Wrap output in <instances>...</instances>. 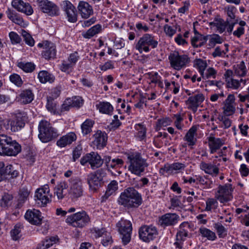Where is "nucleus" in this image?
<instances>
[{
	"mask_svg": "<svg viewBox=\"0 0 249 249\" xmlns=\"http://www.w3.org/2000/svg\"><path fill=\"white\" fill-rule=\"evenodd\" d=\"M0 169L2 173V180L6 178L7 175L11 176V178H15L18 176V172L14 170V167L11 165H7L4 169L3 168H0Z\"/></svg>",
	"mask_w": 249,
	"mask_h": 249,
	"instance_id": "e433bc0d",
	"label": "nucleus"
},
{
	"mask_svg": "<svg viewBox=\"0 0 249 249\" xmlns=\"http://www.w3.org/2000/svg\"><path fill=\"white\" fill-rule=\"evenodd\" d=\"M22 36L26 43L30 46L34 45L35 41L31 36L25 31L22 32Z\"/></svg>",
	"mask_w": 249,
	"mask_h": 249,
	"instance_id": "e2e57ef3",
	"label": "nucleus"
},
{
	"mask_svg": "<svg viewBox=\"0 0 249 249\" xmlns=\"http://www.w3.org/2000/svg\"><path fill=\"white\" fill-rule=\"evenodd\" d=\"M94 124V122L89 119L86 120L81 124L82 132L83 135H86L91 131V128Z\"/></svg>",
	"mask_w": 249,
	"mask_h": 249,
	"instance_id": "c03bdc74",
	"label": "nucleus"
},
{
	"mask_svg": "<svg viewBox=\"0 0 249 249\" xmlns=\"http://www.w3.org/2000/svg\"><path fill=\"white\" fill-rule=\"evenodd\" d=\"M235 25H238V26L236 27V30L234 31V36L240 37L244 34L245 29L244 27L246 25V23L245 21L234 18V26Z\"/></svg>",
	"mask_w": 249,
	"mask_h": 249,
	"instance_id": "a19ab883",
	"label": "nucleus"
},
{
	"mask_svg": "<svg viewBox=\"0 0 249 249\" xmlns=\"http://www.w3.org/2000/svg\"><path fill=\"white\" fill-rule=\"evenodd\" d=\"M94 140L92 141L93 147L97 149H101L104 148L107 144V136L106 132L101 130H98L93 135Z\"/></svg>",
	"mask_w": 249,
	"mask_h": 249,
	"instance_id": "4be33fe9",
	"label": "nucleus"
},
{
	"mask_svg": "<svg viewBox=\"0 0 249 249\" xmlns=\"http://www.w3.org/2000/svg\"><path fill=\"white\" fill-rule=\"evenodd\" d=\"M21 228V225L20 224H17L11 231V235L13 240H17L20 237L21 235L20 233Z\"/></svg>",
	"mask_w": 249,
	"mask_h": 249,
	"instance_id": "3c124183",
	"label": "nucleus"
},
{
	"mask_svg": "<svg viewBox=\"0 0 249 249\" xmlns=\"http://www.w3.org/2000/svg\"><path fill=\"white\" fill-rule=\"evenodd\" d=\"M13 196L8 194H5L0 202V206L2 207H5L9 205L10 202L12 200Z\"/></svg>",
	"mask_w": 249,
	"mask_h": 249,
	"instance_id": "bf43d9fd",
	"label": "nucleus"
},
{
	"mask_svg": "<svg viewBox=\"0 0 249 249\" xmlns=\"http://www.w3.org/2000/svg\"><path fill=\"white\" fill-rule=\"evenodd\" d=\"M208 39V36L198 35L191 39V44L194 47L198 48L204 45Z\"/></svg>",
	"mask_w": 249,
	"mask_h": 249,
	"instance_id": "f704fd0d",
	"label": "nucleus"
},
{
	"mask_svg": "<svg viewBox=\"0 0 249 249\" xmlns=\"http://www.w3.org/2000/svg\"><path fill=\"white\" fill-rule=\"evenodd\" d=\"M200 169L206 174L216 176L219 173V168L214 164L202 161L199 164Z\"/></svg>",
	"mask_w": 249,
	"mask_h": 249,
	"instance_id": "c85d7f7f",
	"label": "nucleus"
},
{
	"mask_svg": "<svg viewBox=\"0 0 249 249\" xmlns=\"http://www.w3.org/2000/svg\"><path fill=\"white\" fill-rule=\"evenodd\" d=\"M38 130V138L42 142H49L58 136L56 130L47 121L42 120L39 123Z\"/></svg>",
	"mask_w": 249,
	"mask_h": 249,
	"instance_id": "20e7f679",
	"label": "nucleus"
},
{
	"mask_svg": "<svg viewBox=\"0 0 249 249\" xmlns=\"http://www.w3.org/2000/svg\"><path fill=\"white\" fill-rule=\"evenodd\" d=\"M61 5L67 15L68 21L75 22L77 21V14L75 7L68 0L63 1Z\"/></svg>",
	"mask_w": 249,
	"mask_h": 249,
	"instance_id": "412c9836",
	"label": "nucleus"
},
{
	"mask_svg": "<svg viewBox=\"0 0 249 249\" xmlns=\"http://www.w3.org/2000/svg\"><path fill=\"white\" fill-rule=\"evenodd\" d=\"M188 231L178 229L176 234V242L174 243L176 248L181 249L182 248V242L186 237L188 236Z\"/></svg>",
	"mask_w": 249,
	"mask_h": 249,
	"instance_id": "72a5a7b5",
	"label": "nucleus"
},
{
	"mask_svg": "<svg viewBox=\"0 0 249 249\" xmlns=\"http://www.w3.org/2000/svg\"><path fill=\"white\" fill-rule=\"evenodd\" d=\"M71 185L69 191V195L72 199H77L82 196L83 187L82 180L78 178L71 179Z\"/></svg>",
	"mask_w": 249,
	"mask_h": 249,
	"instance_id": "4468645a",
	"label": "nucleus"
},
{
	"mask_svg": "<svg viewBox=\"0 0 249 249\" xmlns=\"http://www.w3.org/2000/svg\"><path fill=\"white\" fill-rule=\"evenodd\" d=\"M56 48L54 44L48 41H45L44 50L42 52V55L46 59L54 58L56 56Z\"/></svg>",
	"mask_w": 249,
	"mask_h": 249,
	"instance_id": "cd10ccee",
	"label": "nucleus"
},
{
	"mask_svg": "<svg viewBox=\"0 0 249 249\" xmlns=\"http://www.w3.org/2000/svg\"><path fill=\"white\" fill-rule=\"evenodd\" d=\"M21 145L6 135H0V155L16 156L21 152Z\"/></svg>",
	"mask_w": 249,
	"mask_h": 249,
	"instance_id": "7ed1b4c3",
	"label": "nucleus"
},
{
	"mask_svg": "<svg viewBox=\"0 0 249 249\" xmlns=\"http://www.w3.org/2000/svg\"><path fill=\"white\" fill-rule=\"evenodd\" d=\"M118 202L128 209L138 208L142 202V195L133 187H128L121 194Z\"/></svg>",
	"mask_w": 249,
	"mask_h": 249,
	"instance_id": "f257e3e1",
	"label": "nucleus"
},
{
	"mask_svg": "<svg viewBox=\"0 0 249 249\" xmlns=\"http://www.w3.org/2000/svg\"><path fill=\"white\" fill-rule=\"evenodd\" d=\"M38 78L39 81L42 83H46L47 82L53 83L54 80L53 75L46 71H40L38 73Z\"/></svg>",
	"mask_w": 249,
	"mask_h": 249,
	"instance_id": "c9c22d12",
	"label": "nucleus"
},
{
	"mask_svg": "<svg viewBox=\"0 0 249 249\" xmlns=\"http://www.w3.org/2000/svg\"><path fill=\"white\" fill-rule=\"evenodd\" d=\"M73 66L70 62L64 60L60 66V69L63 72L70 73L72 71Z\"/></svg>",
	"mask_w": 249,
	"mask_h": 249,
	"instance_id": "4d7b16f0",
	"label": "nucleus"
},
{
	"mask_svg": "<svg viewBox=\"0 0 249 249\" xmlns=\"http://www.w3.org/2000/svg\"><path fill=\"white\" fill-rule=\"evenodd\" d=\"M158 44V42L155 39L153 36L146 34L139 39L136 44L135 48L142 53L143 52H148L150 51V47L153 49L156 48Z\"/></svg>",
	"mask_w": 249,
	"mask_h": 249,
	"instance_id": "423d86ee",
	"label": "nucleus"
},
{
	"mask_svg": "<svg viewBox=\"0 0 249 249\" xmlns=\"http://www.w3.org/2000/svg\"><path fill=\"white\" fill-rule=\"evenodd\" d=\"M104 163L107 169L109 170L110 168L114 169L122 167L124 163V160L119 158H112L109 156H105L104 157Z\"/></svg>",
	"mask_w": 249,
	"mask_h": 249,
	"instance_id": "a878e982",
	"label": "nucleus"
},
{
	"mask_svg": "<svg viewBox=\"0 0 249 249\" xmlns=\"http://www.w3.org/2000/svg\"><path fill=\"white\" fill-rule=\"evenodd\" d=\"M179 216L175 213H167L159 217V225L165 228L168 226H173L178 223Z\"/></svg>",
	"mask_w": 249,
	"mask_h": 249,
	"instance_id": "f3484780",
	"label": "nucleus"
},
{
	"mask_svg": "<svg viewBox=\"0 0 249 249\" xmlns=\"http://www.w3.org/2000/svg\"><path fill=\"white\" fill-rule=\"evenodd\" d=\"M12 5L18 11L25 13L27 15H31L33 13L32 6L28 3H24L21 0H13Z\"/></svg>",
	"mask_w": 249,
	"mask_h": 249,
	"instance_id": "b1692460",
	"label": "nucleus"
},
{
	"mask_svg": "<svg viewBox=\"0 0 249 249\" xmlns=\"http://www.w3.org/2000/svg\"><path fill=\"white\" fill-rule=\"evenodd\" d=\"M66 222L73 227L82 228L90 223V219L87 213L82 211L68 216Z\"/></svg>",
	"mask_w": 249,
	"mask_h": 249,
	"instance_id": "39448f33",
	"label": "nucleus"
},
{
	"mask_svg": "<svg viewBox=\"0 0 249 249\" xmlns=\"http://www.w3.org/2000/svg\"><path fill=\"white\" fill-rule=\"evenodd\" d=\"M79 58L80 56L78 55V53L77 52H74L73 53L70 54L68 61L74 66Z\"/></svg>",
	"mask_w": 249,
	"mask_h": 249,
	"instance_id": "774afa93",
	"label": "nucleus"
},
{
	"mask_svg": "<svg viewBox=\"0 0 249 249\" xmlns=\"http://www.w3.org/2000/svg\"><path fill=\"white\" fill-rule=\"evenodd\" d=\"M106 176V171L103 168L90 173L87 177V181L90 189L93 191L97 190L103 183V178Z\"/></svg>",
	"mask_w": 249,
	"mask_h": 249,
	"instance_id": "0eeeda50",
	"label": "nucleus"
},
{
	"mask_svg": "<svg viewBox=\"0 0 249 249\" xmlns=\"http://www.w3.org/2000/svg\"><path fill=\"white\" fill-rule=\"evenodd\" d=\"M76 138V135L74 133H68L66 135L60 138L56 142V145L61 148L65 147L66 146L71 144L72 142L75 141Z\"/></svg>",
	"mask_w": 249,
	"mask_h": 249,
	"instance_id": "bb28decb",
	"label": "nucleus"
},
{
	"mask_svg": "<svg viewBox=\"0 0 249 249\" xmlns=\"http://www.w3.org/2000/svg\"><path fill=\"white\" fill-rule=\"evenodd\" d=\"M80 163L82 165H85L89 163L91 169H94L101 167L104 163V158L102 159L97 153L92 152L83 156L80 160Z\"/></svg>",
	"mask_w": 249,
	"mask_h": 249,
	"instance_id": "f8f14e48",
	"label": "nucleus"
},
{
	"mask_svg": "<svg viewBox=\"0 0 249 249\" xmlns=\"http://www.w3.org/2000/svg\"><path fill=\"white\" fill-rule=\"evenodd\" d=\"M118 231L122 235V242L125 245L130 241L132 224L130 221L122 219L116 224Z\"/></svg>",
	"mask_w": 249,
	"mask_h": 249,
	"instance_id": "1a4fd4ad",
	"label": "nucleus"
},
{
	"mask_svg": "<svg viewBox=\"0 0 249 249\" xmlns=\"http://www.w3.org/2000/svg\"><path fill=\"white\" fill-rule=\"evenodd\" d=\"M204 95L201 93H199L189 97L186 101V104L188 105V108L195 113L197 111L199 106L204 100Z\"/></svg>",
	"mask_w": 249,
	"mask_h": 249,
	"instance_id": "aec40b11",
	"label": "nucleus"
},
{
	"mask_svg": "<svg viewBox=\"0 0 249 249\" xmlns=\"http://www.w3.org/2000/svg\"><path fill=\"white\" fill-rule=\"evenodd\" d=\"M225 81L228 88H233V75L231 70H228L224 74Z\"/></svg>",
	"mask_w": 249,
	"mask_h": 249,
	"instance_id": "09e8293b",
	"label": "nucleus"
},
{
	"mask_svg": "<svg viewBox=\"0 0 249 249\" xmlns=\"http://www.w3.org/2000/svg\"><path fill=\"white\" fill-rule=\"evenodd\" d=\"M18 67L26 72H31L35 69L36 66L32 62L24 63L20 62L18 63Z\"/></svg>",
	"mask_w": 249,
	"mask_h": 249,
	"instance_id": "a18cd8bd",
	"label": "nucleus"
},
{
	"mask_svg": "<svg viewBox=\"0 0 249 249\" xmlns=\"http://www.w3.org/2000/svg\"><path fill=\"white\" fill-rule=\"evenodd\" d=\"M35 197L40 201L43 206L49 203L51 197L49 185H45L42 188L38 189L36 192Z\"/></svg>",
	"mask_w": 249,
	"mask_h": 249,
	"instance_id": "6ab92c4d",
	"label": "nucleus"
},
{
	"mask_svg": "<svg viewBox=\"0 0 249 249\" xmlns=\"http://www.w3.org/2000/svg\"><path fill=\"white\" fill-rule=\"evenodd\" d=\"M210 25L212 27H215L216 30L220 33H223L227 28L228 32L231 33L233 27V23L230 22L229 18L225 21L220 18H215L213 22L210 23Z\"/></svg>",
	"mask_w": 249,
	"mask_h": 249,
	"instance_id": "a211bd4d",
	"label": "nucleus"
},
{
	"mask_svg": "<svg viewBox=\"0 0 249 249\" xmlns=\"http://www.w3.org/2000/svg\"><path fill=\"white\" fill-rule=\"evenodd\" d=\"M178 28L179 31H180L181 29L179 25H176V29H173L171 26L168 25V24H165L164 26V31L167 36L171 37L176 34V30Z\"/></svg>",
	"mask_w": 249,
	"mask_h": 249,
	"instance_id": "864d4df0",
	"label": "nucleus"
},
{
	"mask_svg": "<svg viewBox=\"0 0 249 249\" xmlns=\"http://www.w3.org/2000/svg\"><path fill=\"white\" fill-rule=\"evenodd\" d=\"M24 217L32 224L39 225L41 223L42 217L41 213L37 210H28Z\"/></svg>",
	"mask_w": 249,
	"mask_h": 249,
	"instance_id": "5701e85b",
	"label": "nucleus"
},
{
	"mask_svg": "<svg viewBox=\"0 0 249 249\" xmlns=\"http://www.w3.org/2000/svg\"><path fill=\"white\" fill-rule=\"evenodd\" d=\"M158 232L157 228L152 225H144L139 231L140 238L145 242H149L157 237Z\"/></svg>",
	"mask_w": 249,
	"mask_h": 249,
	"instance_id": "ddd939ff",
	"label": "nucleus"
},
{
	"mask_svg": "<svg viewBox=\"0 0 249 249\" xmlns=\"http://www.w3.org/2000/svg\"><path fill=\"white\" fill-rule=\"evenodd\" d=\"M46 107L49 111L53 112V113H55L56 111V104L54 102L53 99L52 97H49L47 98Z\"/></svg>",
	"mask_w": 249,
	"mask_h": 249,
	"instance_id": "13d9d810",
	"label": "nucleus"
},
{
	"mask_svg": "<svg viewBox=\"0 0 249 249\" xmlns=\"http://www.w3.org/2000/svg\"><path fill=\"white\" fill-rule=\"evenodd\" d=\"M96 107L100 113L108 115H112L114 109L112 106L108 102H100L96 105Z\"/></svg>",
	"mask_w": 249,
	"mask_h": 249,
	"instance_id": "2f4dec72",
	"label": "nucleus"
},
{
	"mask_svg": "<svg viewBox=\"0 0 249 249\" xmlns=\"http://www.w3.org/2000/svg\"><path fill=\"white\" fill-rule=\"evenodd\" d=\"M224 104L223 109L224 115H231L233 113V95H229Z\"/></svg>",
	"mask_w": 249,
	"mask_h": 249,
	"instance_id": "7c9ffc66",
	"label": "nucleus"
},
{
	"mask_svg": "<svg viewBox=\"0 0 249 249\" xmlns=\"http://www.w3.org/2000/svg\"><path fill=\"white\" fill-rule=\"evenodd\" d=\"M168 59L171 67L177 71H179L185 67L190 61L187 55H179L178 52L170 53Z\"/></svg>",
	"mask_w": 249,
	"mask_h": 249,
	"instance_id": "6e6552de",
	"label": "nucleus"
},
{
	"mask_svg": "<svg viewBox=\"0 0 249 249\" xmlns=\"http://www.w3.org/2000/svg\"><path fill=\"white\" fill-rule=\"evenodd\" d=\"M78 9L80 14L84 18H89L93 13L92 6L87 2L80 1Z\"/></svg>",
	"mask_w": 249,
	"mask_h": 249,
	"instance_id": "c756f323",
	"label": "nucleus"
},
{
	"mask_svg": "<svg viewBox=\"0 0 249 249\" xmlns=\"http://www.w3.org/2000/svg\"><path fill=\"white\" fill-rule=\"evenodd\" d=\"M208 37H209V45L211 47H213L216 44L222 43V39L218 35L213 34L212 36H208Z\"/></svg>",
	"mask_w": 249,
	"mask_h": 249,
	"instance_id": "5fc2aeb1",
	"label": "nucleus"
},
{
	"mask_svg": "<svg viewBox=\"0 0 249 249\" xmlns=\"http://www.w3.org/2000/svg\"><path fill=\"white\" fill-rule=\"evenodd\" d=\"M197 127L195 125L191 127L186 134L184 140L188 142L189 146H193L196 144V140L195 138L196 134Z\"/></svg>",
	"mask_w": 249,
	"mask_h": 249,
	"instance_id": "473e14b6",
	"label": "nucleus"
},
{
	"mask_svg": "<svg viewBox=\"0 0 249 249\" xmlns=\"http://www.w3.org/2000/svg\"><path fill=\"white\" fill-rule=\"evenodd\" d=\"M214 228L215 229L219 238H224L227 235V230L221 223H215L214 225Z\"/></svg>",
	"mask_w": 249,
	"mask_h": 249,
	"instance_id": "8fccbe9b",
	"label": "nucleus"
},
{
	"mask_svg": "<svg viewBox=\"0 0 249 249\" xmlns=\"http://www.w3.org/2000/svg\"><path fill=\"white\" fill-rule=\"evenodd\" d=\"M37 4L40 10L51 17L59 15L58 6L49 0H37Z\"/></svg>",
	"mask_w": 249,
	"mask_h": 249,
	"instance_id": "9b49d317",
	"label": "nucleus"
},
{
	"mask_svg": "<svg viewBox=\"0 0 249 249\" xmlns=\"http://www.w3.org/2000/svg\"><path fill=\"white\" fill-rule=\"evenodd\" d=\"M218 200L215 198H208L206 201V211H211L215 210L218 207Z\"/></svg>",
	"mask_w": 249,
	"mask_h": 249,
	"instance_id": "de8ad7c7",
	"label": "nucleus"
},
{
	"mask_svg": "<svg viewBox=\"0 0 249 249\" xmlns=\"http://www.w3.org/2000/svg\"><path fill=\"white\" fill-rule=\"evenodd\" d=\"M68 185L65 182H61L58 184L54 189V194L56 195L57 198L62 199L65 194H64V190L67 189Z\"/></svg>",
	"mask_w": 249,
	"mask_h": 249,
	"instance_id": "79ce46f5",
	"label": "nucleus"
},
{
	"mask_svg": "<svg viewBox=\"0 0 249 249\" xmlns=\"http://www.w3.org/2000/svg\"><path fill=\"white\" fill-rule=\"evenodd\" d=\"M102 31V26L97 24L90 28L86 32L83 34V36L85 38H90L95 35L99 33Z\"/></svg>",
	"mask_w": 249,
	"mask_h": 249,
	"instance_id": "58836bf2",
	"label": "nucleus"
},
{
	"mask_svg": "<svg viewBox=\"0 0 249 249\" xmlns=\"http://www.w3.org/2000/svg\"><path fill=\"white\" fill-rule=\"evenodd\" d=\"M25 115L24 113H17L15 117L11 120H7L8 124V130L12 132H17L20 130L25 125Z\"/></svg>",
	"mask_w": 249,
	"mask_h": 249,
	"instance_id": "2eb2a0df",
	"label": "nucleus"
},
{
	"mask_svg": "<svg viewBox=\"0 0 249 249\" xmlns=\"http://www.w3.org/2000/svg\"><path fill=\"white\" fill-rule=\"evenodd\" d=\"M209 146L211 153L213 154L224 144L225 141L221 138H215L213 135H211L208 138Z\"/></svg>",
	"mask_w": 249,
	"mask_h": 249,
	"instance_id": "393cba45",
	"label": "nucleus"
},
{
	"mask_svg": "<svg viewBox=\"0 0 249 249\" xmlns=\"http://www.w3.org/2000/svg\"><path fill=\"white\" fill-rule=\"evenodd\" d=\"M199 232L202 237L206 238L208 240L213 241L216 238L215 233L210 230L201 227L199 229Z\"/></svg>",
	"mask_w": 249,
	"mask_h": 249,
	"instance_id": "ea45409f",
	"label": "nucleus"
},
{
	"mask_svg": "<svg viewBox=\"0 0 249 249\" xmlns=\"http://www.w3.org/2000/svg\"><path fill=\"white\" fill-rule=\"evenodd\" d=\"M91 232L92 235L96 238L101 237H104L107 233V231L105 228L98 229L97 228H94L91 230Z\"/></svg>",
	"mask_w": 249,
	"mask_h": 249,
	"instance_id": "6e6d98bb",
	"label": "nucleus"
},
{
	"mask_svg": "<svg viewBox=\"0 0 249 249\" xmlns=\"http://www.w3.org/2000/svg\"><path fill=\"white\" fill-rule=\"evenodd\" d=\"M207 65L206 61L201 59H196L194 61V67L197 68L202 77H204V71L207 67Z\"/></svg>",
	"mask_w": 249,
	"mask_h": 249,
	"instance_id": "37998d69",
	"label": "nucleus"
},
{
	"mask_svg": "<svg viewBox=\"0 0 249 249\" xmlns=\"http://www.w3.org/2000/svg\"><path fill=\"white\" fill-rule=\"evenodd\" d=\"M10 81L17 85L18 87H20L23 84V82L21 80L20 76L17 74L14 73L10 76Z\"/></svg>",
	"mask_w": 249,
	"mask_h": 249,
	"instance_id": "052dcab7",
	"label": "nucleus"
},
{
	"mask_svg": "<svg viewBox=\"0 0 249 249\" xmlns=\"http://www.w3.org/2000/svg\"><path fill=\"white\" fill-rule=\"evenodd\" d=\"M29 195V192L27 189L23 188L20 191L19 197L18 201L20 203L24 202L25 200L27 199Z\"/></svg>",
	"mask_w": 249,
	"mask_h": 249,
	"instance_id": "69168bd1",
	"label": "nucleus"
},
{
	"mask_svg": "<svg viewBox=\"0 0 249 249\" xmlns=\"http://www.w3.org/2000/svg\"><path fill=\"white\" fill-rule=\"evenodd\" d=\"M118 189V183L115 180H113L108 185L106 194L110 195Z\"/></svg>",
	"mask_w": 249,
	"mask_h": 249,
	"instance_id": "680f3d73",
	"label": "nucleus"
},
{
	"mask_svg": "<svg viewBox=\"0 0 249 249\" xmlns=\"http://www.w3.org/2000/svg\"><path fill=\"white\" fill-rule=\"evenodd\" d=\"M126 156L129 163L128 170L133 174L141 176L148 166L146 160L143 158L141 153L138 152H130Z\"/></svg>",
	"mask_w": 249,
	"mask_h": 249,
	"instance_id": "f03ea898",
	"label": "nucleus"
},
{
	"mask_svg": "<svg viewBox=\"0 0 249 249\" xmlns=\"http://www.w3.org/2000/svg\"><path fill=\"white\" fill-rule=\"evenodd\" d=\"M112 242L113 240L110 233L107 232L102 240L101 243L102 245L105 247H107L111 245Z\"/></svg>",
	"mask_w": 249,
	"mask_h": 249,
	"instance_id": "338daca9",
	"label": "nucleus"
},
{
	"mask_svg": "<svg viewBox=\"0 0 249 249\" xmlns=\"http://www.w3.org/2000/svg\"><path fill=\"white\" fill-rule=\"evenodd\" d=\"M71 101V104L72 107H79L83 105V100L80 96H75L73 97L71 99H69Z\"/></svg>",
	"mask_w": 249,
	"mask_h": 249,
	"instance_id": "0e129e2a",
	"label": "nucleus"
},
{
	"mask_svg": "<svg viewBox=\"0 0 249 249\" xmlns=\"http://www.w3.org/2000/svg\"><path fill=\"white\" fill-rule=\"evenodd\" d=\"M232 184H226L224 185H219L217 190L215 192V198L220 203L227 202L232 198Z\"/></svg>",
	"mask_w": 249,
	"mask_h": 249,
	"instance_id": "9d476101",
	"label": "nucleus"
},
{
	"mask_svg": "<svg viewBox=\"0 0 249 249\" xmlns=\"http://www.w3.org/2000/svg\"><path fill=\"white\" fill-rule=\"evenodd\" d=\"M20 100L24 104L31 103L34 99V94L30 89L23 90L20 94Z\"/></svg>",
	"mask_w": 249,
	"mask_h": 249,
	"instance_id": "4c0bfd02",
	"label": "nucleus"
},
{
	"mask_svg": "<svg viewBox=\"0 0 249 249\" xmlns=\"http://www.w3.org/2000/svg\"><path fill=\"white\" fill-rule=\"evenodd\" d=\"M186 167L184 163L175 162L172 164L166 163L163 167L160 168L159 173L160 175H163L165 173L173 174L178 173L183 171Z\"/></svg>",
	"mask_w": 249,
	"mask_h": 249,
	"instance_id": "dca6fc26",
	"label": "nucleus"
},
{
	"mask_svg": "<svg viewBox=\"0 0 249 249\" xmlns=\"http://www.w3.org/2000/svg\"><path fill=\"white\" fill-rule=\"evenodd\" d=\"M135 128L138 130V136L141 140L144 139L146 137V128L142 124H138L135 125Z\"/></svg>",
	"mask_w": 249,
	"mask_h": 249,
	"instance_id": "603ef678",
	"label": "nucleus"
},
{
	"mask_svg": "<svg viewBox=\"0 0 249 249\" xmlns=\"http://www.w3.org/2000/svg\"><path fill=\"white\" fill-rule=\"evenodd\" d=\"M247 74V69L244 61H241L240 64L237 65L234 69V75L240 77H243Z\"/></svg>",
	"mask_w": 249,
	"mask_h": 249,
	"instance_id": "49530a36",
	"label": "nucleus"
}]
</instances>
